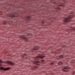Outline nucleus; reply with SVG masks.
<instances>
[{"label": "nucleus", "mask_w": 75, "mask_h": 75, "mask_svg": "<svg viewBox=\"0 0 75 75\" xmlns=\"http://www.w3.org/2000/svg\"><path fill=\"white\" fill-rule=\"evenodd\" d=\"M64 58V55H62L60 56H59L57 57V59H59L60 58Z\"/></svg>", "instance_id": "6e6552de"}, {"label": "nucleus", "mask_w": 75, "mask_h": 75, "mask_svg": "<svg viewBox=\"0 0 75 75\" xmlns=\"http://www.w3.org/2000/svg\"><path fill=\"white\" fill-rule=\"evenodd\" d=\"M39 63H40V62H39L38 61H35L34 62V64L35 65H39Z\"/></svg>", "instance_id": "1a4fd4ad"}, {"label": "nucleus", "mask_w": 75, "mask_h": 75, "mask_svg": "<svg viewBox=\"0 0 75 75\" xmlns=\"http://www.w3.org/2000/svg\"><path fill=\"white\" fill-rule=\"evenodd\" d=\"M51 65H53L54 64V63L53 62H52L51 64H50Z\"/></svg>", "instance_id": "2eb2a0df"}, {"label": "nucleus", "mask_w": 75, "mask_h": 75, "mask_svg": "<svg viewBox=\"0 0 75 75\" xmlns=\"http://www.w3.org/2000/svg\"><path fill=\"white\" fill-rule=\"evenodd\" d=\"M41 62L42 63V64H44V62H45V61L44 60H42V61H41Z\"/></svg>", "instance_id": "ddd939ff"}, {"label": "nucleus", "mask_w": 75, "mask_h": 75, "mask_svg": "<svg viewBox=\"0 0 75 75\" xmlns=\"http://www.w3.org/2000/svg\"><path fill=\"white\" fill-rule=\"evenodd\" d=\"M71 30H75V28H72Z\"/></svg>", "instance_id": "4468645a"}, {"label": "nucleus", "mask_w": 75, "mask_h": 75, "mask_svg": "<svg viewBox=\"0 0 75 75\" xmlns=\"http://www.w3.org/2000/svg\"><path fill=\"white\" fill-rule=\"evenodd\" d=\"M44 56H39L36 57V58L35 59H38V58H44Z\"/></svg>", "instance_id": "0eeeda50"}, {"label": "nucleus", "mask_w": 75, "mask_h": 75, "mask_svg": "<svg viewBox=\"0 0 75 75\" xmlns=\"http://www.w3.org/2000/svg\"><path fill=\"white\" fill-rule=\"evenodd\" d=\"M35 68H36V67H35Z\"/></svg>", "instance_id": "6ab92c4d"}, {"label": "nucleus", "mask_w": 75, "mask_h": 75, "mask_svg": "<svg viewBox=\"0 0 75 75\" xmlns=\"http://www.w3.org/2000/svg\"><path fill=\"white\" fill-rule=\"evenodd\" d=\"M39 48V47L38 46H36L35 47H34L33 49L32 50V52H33V51L34 50H37Z\"/></svg>", "instance_id": "20e7f679"}, {"label": "nucleus", "mask_w": 75, "mask_h": 75, "mask_svg": "<svg viewBox=\"0 0 75 75\" xmlns=\"http://www.w3.org/2000/svg\"><path fill=\"white\" fill-rule=\"evenodd\" d=\"M6 22L5 23V24H6Z\"/></svg>", "instance_id": "a211bd4d"}, {"label": "nucleus", "mask_w": 75, "mask_h": 75, "mask_svg": "<svg viewBox=\"0 0 75 75\" xmlns=\"http://www.w3.org/2000/svg\"><path fill=\"white\" fill-rule=\"evenodd\" d=\"M74 17V16L70 15L69 16L68 18H65V19L64 20V22H69V19L72 18Z\"/></svg>", "instance_id": "f257e3e1"}, {"label": "nucleus", "mask_w": 75, "mask_h": 75, "mask_svg": "<svg viewBox=\"0 0 75 75\" xmlns=\"http://www.w3.org/2000/svg\"><path fill=\"white\" fill-rule=\"evenodd\" d=\"M62 62H59L58 63V65H62Z\"/></svg>", "instance_id": "9b49d317"}, {"label": "nucleus", "mask_w": 75, "mask_h": 75, "mask_svg": "<svg viewBox=\"0 0 75 75\" xmlns=\"http://www.w3.org/2000/svg\"><path fill=\"white\" fill-rule=\"evenodd\" d=\"M3 62H2V61H1V60H0V67H1V66L2 65L1 63H3Z\"/></svg>", "instance_id": "9d476101"}, {"label": "nucleus", "mask_w": 75, "mask_h": 75, "mask_svg": "<svg viewBox=\"0 0 75 75\" xmlns=\"http://www.w3.org/2000/svg\"><path fill=\"white\" fill-rule=\"evenodd\" d=\"M21 38H23V39L26 41H28V40L27 38L25 37V36L23 35V36H21Z\"/></svg>", "instance_id": "7ed1b4c3"}, {"label": "nucleus", "mask_w": 75, "mask_h": 75, "mask_svg": "<svg viewBox=\"0 0 75 75\" xmlns=\"http://www.w3.org/2000/svg\"><path fill=\"white\" fill-rule=\"evenodd\" d=\"M6 63H7V64H9L10 65H14V64L12 63L11 62L9 61H8Z\"/></svg>", "instance_id": "423d86ee"}, {"label": "nucleus", "mask_w": 75, "mask_h": 75, "mask_svg": "<svg viewBox=\"0 0 75 75\" xmlns=\"http://www.w3.org/2000/svg\"><path fill=\"white\" fill-rule=\"evenodd\" d=\"M10 69V68H4V67L0 68V69L1 70H3L4 71H7V70H8Z\"/></svg>", "instance_id": "f03ea898"}, {"label": "nucleus", "mask_w": 75, "mask_h": 75, "mask_svg": "<svg viewBox=\"0 0 75 75\" xmlns=\"http://www.w3.org/2000/svg\"><path fill=\"white\" fill-rule=\"evenodd\" d=\"M68 30H69V31H71V30L70 29L67 30V32H68Z\"/></svg>", "instance_id": "dca6fc26"}, {"label": "nucleus", "mask_w": 75, "mask_h": 75, "mask_svg": "<svg viewBox=\"0 0 75 75\" xmlns=\"http://www.w3.org/2000/svg\"><path fill=\"white\" fill-rule=\"evenodd\" d=\"M25 56H27V54H24L22 55V58H24V57Z\"/></svg>", "instance_id": "f8f14e48"}, {"label": "nucleus", "mask_w": 75, "mask_h": 75, "mask_svg": "<svg viewBox=\"0 0 75 75\" xmlns=\"http://www.w3.org/2000/svg\"><path fill=\"white\" fill-rule=\"evenodd\" d=\"M63 6V5H59V6Z\"/></svg>", "instance_id": "f3484780"}, {"label": "nucleus", "mask_w": 75, "mask_h": 75, "mask_svg": "<svg viewBox=\"0 0 75 75\" xmlns=\"http://www.w3.org/2000/svg\"><path fill=\"white\" fill-rule=\"evenodd\" d=\"M69 69V68L68 67H66L64 68L62 70L63 71H68L66 70V69Z\"/></svg>", "instance_id": "39448f33"}]
</instances>
